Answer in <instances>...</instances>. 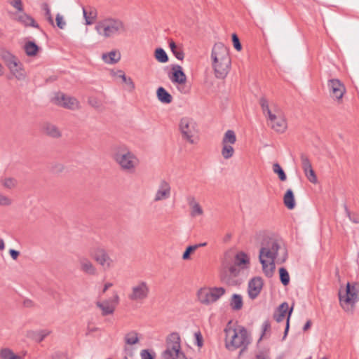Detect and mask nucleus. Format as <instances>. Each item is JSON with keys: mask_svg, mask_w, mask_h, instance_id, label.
<instances>
[{"mask_svg": "<svg viewBox=\"0 0 359 359\" xmlns=\"http://www.w3.org/2000/svg\"><path fill=\"white\" fill-rule=\"evenodd\" d=\"M279 250L283 251V256L280 259V263L285 262L287 259V251L282 248L279 241L274 238H265L262 242V247L259 250V262L262 265V269L266 276L270 278L273 276L276 269L275 262Z\"/></svg>", "mask_w": 359, "mask_h": 359, "instance_id": "f257e3e1", "label": "nucleus"}, {"mask_svg": "<svg viewBox=\"0 0 359 359\" xmlns=\"http://www.w3.org/2000/svg\"><path fill=\"white\" fill-rule=\"evenodd\" d=\"M211 57L215 76L224 79L231 68V57L228 48L222 43H216L212 50Z\"/></svg>", "mask_w": 359, "mask_h": 359, "instance_id": "f03ea898", "label": "nucleus"}, {"mask_svg": "<svg viewBox=\"0 0 359 359\" xmlns=\"http://www.w3.org/2000/svg\"><path fill=\"white\" fill-rule=\"evenodd\" d=\"M225 345L229 351H234L238 348L246 349L250 343V339L245 327L238 326L236 328L226 327Z\"/></svg>", "mask_w": 359, "mask_h": 359, "instance_id": "7ed1b4c3", "label": "nucleus"}, {"mask_svg": "<svg viewBox=\"0 0 359 359\" xmlns=\"http://www.w3.org/2000/svg\"><path fill=\"white\" fill-rule=\"evenodd\" d=\"M95 30L104 38H113L125 34L127 32V27L119 18H107L96 25Z\"/></svg>", "mask_w": 359, "mask_h": 359, "instance_id": "20e7f679", "label": "nucleus"}, {"mask_svg": "<svg viewBox=\"0 0 359 359\" xmlns=\"http://www.w3.org/2000/svg\"><path fill=\"white\" fill-rule=\"evenodd\" d=\"M113 158L122 170L130 173L133 172L139 164L137 157L125 146L115 149Z\"/></svg>", "mask_w": 359, "mask_h": 359, "instance_id": "39448f33", "label": "nucleus"}, {"mask_svg": "<svg viewBox=\"0 0 359 359\" xmlns=\"http://www.w3.org/2000/svg\"><path fill=\"white\" fill-rule=\"evenodd\" d=\"M233 262V257L230 253H226L222 261V269L221 271V280L229 285H236V280L234 279L238 276L240 270Z\"/></svg>", "mask_w": 359, "mask_h": 359, "instance_id": "423d86ee", "label": "nucleus"}, {"mask_svg": "<svg viewBox=\"0 0 359 359\" xmlns=\"http://www.w3.org/2000/svg\"><path fill=\"white\" fill-rule=\"evenodd\" d=\"M339 299L342 309L346 312H352L353 311L355 304L358 300L357 290L355 289V285H351L350 283H347L345 294H342L341 291H339Z\"/></svg>", "mask_w": 359, "mask_h": 359, "instance_id": "0eeeda50", "label": "nucleus"}, {"mask_svg": "<svg viewBox=\"0 0 359 359\" xmlns=\"http://www.w3.org/2000/svg\"><path fill=\"white\" fill-rule=\"evenodd\" d=\"M90 256L104 269L111 267L113 260L104 248L100 245L93 246L89 249Z\"/></svg>", "mask_w": 359, "mask_h": 359, "instance_id": "6e6552de", "label": "nucleus"}, {"mask_svg": "<svg viewBox=\"0 0 359 359\" xmlns=\"http://www.w3.org/2000/svg\"><path fill=\"white\" fill-rule=\"evenodd\" d=\"M150 288L147 282L141 280L131 287L128 299L133 302H143L149 297Z\"/></svg>", "mask_w": 359, "mask_h": 359, "instance_id": "1a4fd4ad", "label": "nucleus"}, {"mask_svg": "<svg viewBox=\"0 0 359 359\" xmlns=\"http://www.w3.org/2000/svg\"><path fill=\"white\" fill-rule=\"evenodd\" d=\"M180 130L183 139L186 140L190 144H195L194 137L197 133L196 123L193 119L184 117L180 122Z\"/></svg>", "mask_w": 359, "mask_h": 359, "instance_id": "9d476101", "label": "nucleus"}, {"mask_svg": "<svg viewBox=\"0 0 359 359\" xmlns=\"http://www.w3.org/2000/svg\"><path fill=\"white\" fill-rule=\"evenodd\" d=\"M181 349V339L179 333L172 332L166 339V349L163 352L164 359H174V352Z\"/></svg>", "mask_w": 359, "mask_h": 359, "instance_id": "9b49d317", "label": "nucleus"}, {"mask_svg": "<svg viewBox=\"0 0 359 359\" xmlns=\"http://www.w3.org/2000/svg\"><path fill=\"white\" fill-rule=\"evenodd\" d=\"M172 72L169 73L168 77L173 83L180 86L184 85L187 81V76L183 72L182 67L179 65H173L171 67ZM179 90L184 94L189 93V90L185 86H179Z\"/></svg>", "mask_w": 359, "mask_h": 359, "instance_id": "f8f14e48", "label": "nucleus"}, {"mask_svg": "<svg viewBox=\"0 0 359 359\" xmlns=\"http://www.w3.org/2000/svg\"><path fill=\"white\" fill-rule=\"evenodd\" d=\"M327 87L330 96L337 100H340L346 92L343 83L338 79H332L327 81Z\"/></svg>", "mask_w": 359, "mask_h": 359, "instance_id": "ddd939ff", "label": "nucleus"}, {"mask_svg": "<svg viewBox=\"0 0 359 359\" xmlns=\"http://www.w3.org/2000/svg\"><path fill=\"white\" fill-rule=\"evenodd\" d=\"M119 302V297L116 292L111 299H107L104 302H97L96 306L101 309L102 315L105 316L112 314Z\"/></svg>", "mask_w": 359, "mask_h": 359, "instance_id": "4468645a", "label": "nucleus"}, {"mask_svg": "<svg viewBox=\"0 0 359 359\" xmlns=\"http://www.w3.org/2000/svg\"><path fill=\"white\" fill-rule=\"evenodd\" d=\"M263 287V280L260 277H254L248 283V292L251 299L257 297Z\"/></svg>", "mask_w": 359, "mask_h": 359, "instance_id": "2eb2a0df", "label": "nucleus"}, {"mask_svg": "<svg viewBox=\"0 0 359 359\" xmlns=\"http://www.w3.org/2000/svg\"><path fill=\"white\" fill-rule=\"evenodd\" d=\"M55 102L65 108H67L69 109H75L79 106V102L76 99L66 96L63 93H58L55 97Z\"/></svg>", "mask_w": 359, "mask_h": 359, "instance_id": "dca6fc26", "label": "nucleus"}, {"mask_svg": "<svg viewBox=\"0 0 359 359\" xmlns=\"http://www.w3.org/2000/svg\"><path fill=\"white\" fill-rule=\"evenodd\" d=\"M171 194V187L170 184L163 180L160 182L158 190L155 194L154 201L157 202L170 198Z\"/></svg>", "mask_w": 359, "mask_h": 359, "instance_id": "f3484780", "label": "nucleus"}, {"mask_svg": "<svg viewBox=\"0 0 359 359\" xmlns=\"http://www.w3.org/2000/svg\"><path fill=\"white\" fill-rule=\"evenodd\" d=\"M7 67L9 69L11 73L15 78L19 81L25 80L27 77V74L23 67V65L17 59L14 62L8 65Z\"/></svg>", "mask_w": 359, "mask_h": 359, "instance_id": "a211bd4d", "label": "nucleus"}, {"mask_svg": "<svg viewBox=\"0 0 359 359\" xmlns=\"http://www.w3.org/2000/svg\"><path fill=\"white\" fill-rule=\"evenodd\" d=\"M271 127L278 133H283L287 128V123L283 116L273 114L269 118Z\"/></svg>", "mask_w": 359, "mask_h": 359, "instance_id": "6ab92c4d", "label": "nucleus"}, {"mask_svg": "<svg viewBox=\"0 0 359 359\" xmlns=\"http://www.w3.org/2000/svg\"><path fill=\"white\" fill-rule=\"evenodd\" d=\"M80 270L84 273L90 276H95L97 273L96 267L92 262L86 257H80L79 258Z\"/></svg>", "mask_w": 359, "mask_h": 359, "instance_id": "aec40b11", "label": "nucleus"}, {"mask_svg": "<svg viewBox=\"0 0 359 359\" xmlns=\"http://www.w3.org/2000/svg\"><path fill=\"white\" fill-rule=\"evenodd\" d=\"M188 204L191 208L190 216L191 217H196L203 214V210L200 204L196 201L194 196H189L187 198Z\"/></svg>", "mask_w": 359, "mask_h": 359, "instance_id": "412c9836", "label": "nucleus"}, {"mask_svg": "<svg viewBox=\"0 0 359 359\" xmlns=\"http://www.w3.org/2000/svg\"><path fill=\"white\" fill-rule=\"evenodd\" d=\"M83 18L86 20V25H90L93 24L97 16V10L93 7L86 8L82 7Z\"/></svg>", "mask_w": 359, "mask_h": 359, "instance_id": "4be33fe9", "label": "nucleus"}, {"mask_svg": "<svg viewBox=\"0 0 359 359\" xmlns=\"http://www.w3.org/2000/svg\"><path fill=\"white\" fill-rule=\"evenodd\" d=\"M290 311L289 305L287 302L282 303L276 310L273 318L278 322H281L283 320L287 312L288 313Z\"/></svg>", "mask_w": 359, "mask_h": 359, "instance_id": "5701e85b", "label": "nucleus"}, {"mask_svg": "<svg viewBox=\"0 0 359 359\" xmlns=\"http://www.w3.org/2000/svg\"><path fill=\"white\" fill-rule=\"evenodd\" d=\"M156 96L158 100L163 104H170L172 101V95L163 87L158 88Z\"/></svg>", "mask_w": 359, "mask_h": 359, "instance_id": "b1692460", "label": "nucleus"}, {"mask_svg": "<svg viewBox=\"0 0 359 359\" xmlns=\"http://www.w3.org/2000/svg\"><path fill=\"white\" fill-rule=\"evenodd\" d=\"M197 297L198 301L203 304L209 305L212 303L209 289L201 288L197 292Z\"/></svg>", "mask_w": 359, "mask_h": 359, "instance_id": "393cba45", "label": "nucleus"}, {"mask_svg": "<svg viewBox=\"0 0 359 359\" xmlns=\"http://www.w3.org/2000/svg\"><path fill=\"white\" fill-rule=\"evenodd\" d=\"M50 334V331L48 330H41L38 331H30L28 332V337L35 341L41 342L48 335Z\"/></svg>", "mask_w": 359, "mask_h": 359, "instance_id": "a878e982", "label": "nucleus"}, {"mask_svg": "<svg viewBox=\"0 0 359 359\" xmlns=\"http://www.w3.org/2000/svg\"><path fill=\"white\" fill-rule=\"evenodd\" d=\"M102 60L107 64H115L121 60V54L117 50H111L102 55Z\"/></svg>", "mask_w": 359, "mask_h": 359, "instance_id": "bb28decb", "label": "nucleus"}, {"mask_svg": "<svg viewBox=\"0 0 359 359\" xmlns=\"http://www.w3.org/2000/svg\"><path fill=\"white\" fill-rule=\"evenodd\" d=\"M18 20L20 22L23 24L25 27L31 26L34 28L39 27V25L35 22L34 19L32 16L27 15L25 13H22V14H20L18 16Z\"/></svg>", "mask_w": 359, "mask_h": 359, "instance_id": "cd10ccee", "label": "nucleus"}, {"mask_svg": "<svg viewBox=\"0 0 359 359\" xmlns=\"http://www.w3.org/2000/svg\"><path fill=\"white\" fill-rule=\"evenodd\" d=\"M229 305L233 311L241 310L243 306L242 296L238 294H233L231 297Z\"/></svg>", "mask_w": 359, "mask_h": 359, "instance_id": "c85d7f7f", "label": "nucleus"}, {"mask_svg": "<svg viewBox=\"0 0 359 359\" xmlns=\"http://www.w3.org/2000/svg\"><path fill=\"white\" fill-rule=\"evenodd\" d=\"M283 202L285 205L289 209L292 210L295 207L294 196L292 190L289 189L286 191L284 197Z\"/></svg>", "mask_w": 359, "mask_h": 359, "instance_id": "c756f323", "label": "nucleus"}, {"mask_svg": "<svg viewBox=\"0 0 359 359\" xmlns=\"http://www.w3.org/2000/svg\"><path fill=\"white\" fill-rule=\"evenodd\" d=\"M24 50L27 56H35L39 50V46L34 41L26 42L24 46Z\"/></svg>", "mask_w": 359, "mask_h": 359, "instance_id": "7c9ffc66", "label": "nucleus"}, {"mask_svg": "<svg viewBox=\"0 0 359 359\" xmlns=\"http://www.w3.org/2000/svg\"><path fill=\"white\" fill-rule=\"evenodd\" d=\"M168 43L170 48L175 57L179 60H182L184 57V54L182 48L177 46L172 39H170Z\"/></svg>", "mask_w": 359, "mask_h": 359, "instance_id": "2f4dec72", "label": "nucleus"}, {"mask_svg": "<svg viewBox=\"0 0 359 359\" xmlns=\"http://www.w3.org/2000/svg\"><path fill=\"white\" fill-rule=\"evenodd\" d=\"M23 357L18 355L9 348L0 349V359H22Z\"/></svg>", "mask_w": 359, "mask_h": 359, "instance_id": "473e14b6", "label": "nucleus"}, {"mask_svg": "<svg viewBox=\"0 0 359 359\" xmlns=\"http://www.w3.org/2000/svg\"><path fill=\"white\" fill-rule=\"evenodd\" d=\"M43 129H44L46 134L48 135V136H50L54 138H57L61 136V133H60V130H58V128L53 124H50V123L45 124Z\"/></svg>", "mask_w": 359, "mask_h": 359, "instance_id": "72a5a7b5", "label": "nucleus"}, {"mask_svg": "<svg viewBox=\"0 0 359 359\" xmlns=\"http://www.w3.org/2000/svg\"><path fill=\"white\" fill-rule=\"evenodd\" d=\"M0 57L4 61L6 66H8V65L14 62V61L18 59L16 56L6 49L1 50Z\"/></svg>", "mask_w": 359, "mask_h": 359, "instance_id": "f704fd0d", "label": "nucleus"}, {"mask_svg": "<svg viewBox=\"0 0 359 359\" xmlns=\"http://www.w3.org/2000/svg\"><path fill=\"white\" fill-rule=\"evenodd\" d=\"M209 290H210V296L212 298L211 299H212V303L217 301L222 295H224L225 294V292H226L225 289L222 287H210V288H209Z\"/></svg>", "mask_w": 359, "mask_h": 359, "instance_id": "c9c22d12", "label": "nucleus"}, {"mask_svg": "<svg viewBox=\"0 0 359 359\" xmlns=\"http://www.w3.org/2000/svg\"><path fill=\"white\" fill-rule=\"evenodd\" d=\"M233 262L238 266L249 263V258L246 253L243 252H239L237 253L233 259Z\"/></svg>", "mask_w": 359, "mask_h": 359, "instance_id": "e433bc0d", "label": "nucleus"}, {"mask_svg": "<svg viewBox=\"0 0 359 359\" xmlns=\"http://www.w3.org/2000/svg\"><path fill=\"white\" fill-rule=\"evenodd\" d=\"M116 74L122 79L123 82L126 83L128 86L129 91H133L135 86L131 78H127L125 73L122 70H118Z\"/></svg>", "mask_w": 359, "mask_h": 359, "instance_id": "4c0bfd02", "label": "nucleus"}, {"mask_svg": "<svg viewBox=\"0 0 359 359\" xmlns=\"http://www.w3.org/2000/svg\"><path fill=\"white\" fill-rule=\"evenodd\" d=\"M154 56L156 60L161 63H165L169 60L166 52L162 48H158L155 50Z\"/></svg>", "mask_w": 359, "mask_h": 359, "instance_id": "58836bf2", "label": "nucleus"}, {"mask_svg": "<svg viewBox=\"0 0 359 359\" xmlns=\"http://www.w3.org/2000/svg\"><path fill=\"white\" fill-rule=\"evenodd\" d=\"M236 142L235 132L232 130H228L222 139V144H233Z\"/></svg>", "mask_w": 359, "mask_h": 359, "instance_id": "ea45409f", "label": "nucleus"}, {"mask_svg": "<svg viewBox=\"0 0 359 359\" xmlns=\"http://www.w3.org/2000/svg\"><path fill=\"white\" fill-rule=\"evenodd\" d=\"M222 155L225 159H229L233 156L234 149L231 144H222Z\"/></svg>", "mask_w": 359, "mask_h": 359, "instance_id": "a19ab883", "label": "nucleus"}, {"mask_svg": "<svg viewBox=\"0 0 359 359\" xmlns=\"http://www.w3.org/2000/svg\"><path fill=\"white\" fill-rule=\"evenodd\" d=\"M280 280L284 286H287L290 283V275L287 269L284 267L279 269Z\"/></svg>", "mask_w": 359, "mask_h": 359, "instance_id": "79ce46f5", "label": "nucleus"}, {"mask_svg": "<svg viewBox=\"0 0 359 359\" xmlns=\"http://www.w3.org/2000/svg\"><path fill=\"white\" fill-rule=\"evenodd\" d=\"M259 104L264 115H267L269 118L273 114L269 109L268 100L264 97L260 98Z\"/></svg>", "mask_w": 359, "mask_h": 359, "instance_id": "37998d69", "label": "nucleus"}, {"mask_svg": "<svg viewBox=\"0 0 359 359\" xmlns=\"http://www.w3.org/2000/svg\"><path fill=\"white\" fill-rule=\"evenodd\" d=\"M300 159L304 172H307L308 170H310L312 168L311 163L306 154L302 153L300 154Z\"/></svg>", "mask_w": 359, "mask_h": 359, "instance_id": "c03bdc74", "label": "nucleus"}, {"mask_svg": "<svg viewBox=\"0 0 359 359\" xmlns=\"http://www.w3.org/2000/svg\"><path fill=\"white\" fill-rule=\"evenodd\" d=\"M2 185L7 189H11L16 187L17 180L13 177H6L1 180Z\"/></svg>", "mask_w": 359, "mask_h": 359, "instance_id": "a18cd8bd", "label": "nucleus"}, {"mask_svg": "<svg viewBox=\"0 0 359 359\" xmlns=\"http://www.w3.org/2000/svg\"><path fill=\"white\" fill-rule=\"evenodd\" d=\"M273 170L275 173H276L278 175L280 180H281V181L286 180V179H287L286 174L284 172L283 169L281 168V166L278 163H276L273 165Z\"/></svg>", "mask_w": 359, "mask_h": 359, "instance_id": "49530a36", "label": "nucleus"}, {"mask_svg": "<svg viewBox=\"0 0 359 359\" xmlns=\"http://www.w3.org/2000/svg\"><path fill=\"white\" fill-rule=\"evenodd\" d=\"M344 208L346 215L349 218V219L353 223L358 224L359 223V215L356 213L351 212V211L348 210L346 204L344 205Z\"/></svg>", "mask_w": 359, "mask_h": 359, "instance_id": "de8ad7c7", "label": "nucleus"}, {"mask_svg": "<svg viewBox=\"0 0 359 359\" xmlns=\"http://www.w3.org/2000/svg\"><path fill=\"white\" fill-rule=\"evenodd\" d=\"M126 342L128 344L133 345L138 342V337L137 334L135 332H132L126 334Z\"/></svg>", "mask_w": 359, "mask_h": 359, "instance_id": "09e8293b", "label": "nucleus"}, {"mask_svg": "<svg viewBox=\"0 0 359 359\" xmlns=\"http://www.w3.org/2000/svg\"><path fill=\"white\" fill-rule=\"evenodd\" d=\"M304 173L307 179L309 180V182L313 184H316L317 182V177L313 168H311L310 170H308L307 172H304Z\"/></svg>", "mask_w": 359, "mask_h": 359, "instance_id": "8fccbe9b", "label": "nucleus"}, {"mask_svg": "<svg viewBox=\"0 0 359 359\" xmlns=\"http://www.w3.org/2000/svg\"><path fill=\"white\" fill-rule=\"evenodd\" d=\"M43 9L45 11V15L47 18V20L51 25H54L53 19L50 13V9L47 4H44L43 5Z\"/></svg>", "mask_w": 359, "mask_h": 359, "instance_id": "3c124183", "label": "nucleus"}, {"mask_svg": "<svg viewBox=\"0 0 359 359\" xmlns=\"http://www.w3.org/2000/svg\"><path fill=\"white\" fill-rule=\"evenodd\" d=\"M9 4L15 8L18 11H23V5L22 0H10Z\"/></svg>", "mask_w": 359, "mask_h": 359, "instance_id": "603ef678", "label": "nucleus"}, {"mask_svg": "<svg viewBox=\"0 0 359 359\" xmlns=\"http://www.w3.org/2000/svg\"><path fill=\"white\" fill-rule=\"evenodd\" d=\"M196 250V247L194 245H189L182 255V259L184 260L190 258V254Z\"/></svg>", "mask_w": 359, "mask_h": 359, "instance_id": "864d4df0", "label": "nucleus"}, {"mask_svg": "<svg viewBox=\"0 0 359 359\" xmlns=\"http://www.w3.org/2000/svg\"><path fill=\"white\" fill-rule=\"evenodd\" d=\"M232 42L233 44V47L236 50L239 51L242 49L241 43L236 34H232Z\"/></svg>", "mask_w": 359, "mask_h": 359, "instance_id": "5fc2aeb1", "label": "nucleus"}, {"mask_svg": "<svg viewBox=\"0 0 359 359\" xmlns=\"http://www.w3.org/2000/svg\"><path fill=\"white\" fill-rule=\"evenodd\" d=\"M293 311V306H292V307L290 309V311L287 313V321H286V325H285V331H284V336H283V339H285V338L286 337L287 333H288V331H289V328H290V318L292 315V312Z\"/></svg>", "mask_w": 359, "mask_h": 359, "instance_id": "6e6d98bb", "label": "nucleus"}, {"mask_svg": "<svg viewBox=\"0 0 359 359\" xmlns=\"http://www.w3.org/2000/svg\"><path fill=\"white\" fill-rule=\"evenodd\" d=\"M194 337L196 339V344L198 347H202L203 345V336L200 331H198L194 333Z\"/></svg>", "mask_w": 359, "mask_h": 359, "instance_id": "4d7b16f0", "label": "nucleus"}, {"mask_svg": "<svg viewBox=\"0 0 359 359\" xmlns=\"http://www.w3.org/2000/svg\"><path fill=\"white\" fill-rule=\"evenodd\" d=\"M55 20H56L57 26L61 29H64L66 25V23L63 20L62 16L58 13L56 15Z\"/></svg>", "mask_w": 359, "mask_h": 359, "instance_id": "13d9d810", "label": "nucleus"}, {"mask_svg": "<svg viewBox=\"0 0 359 359\" xmlns=\"http://www.w3.org/2000/svg\"><path fill=\"white\" fill-rule=\"evenodd\" d=\"M142 359H154V356L147 350H142L140 353Z\"/></svg>", "mask_w": 359, "mask_h": 359, "instance_id": "bf43d9fd", "label": "nucleus"}, {"mask_svg": "<svg viewBox=\"0 0 359 359\" xmlns=\"http://www.w3.org/2000/svg\"><path fill=\"white\" fill-rule=\"evenodd\" d=\"M11 204V200L6 196L0 194V205H9Z\"/></svg>", "mask_w": 359, "mask_h": 359, "instance_id": "052dcab7", "label": "nucleus"}, {"mask_svg": "<svg viewBox=\"0 0 359 359\" xmlns=\"http://www.w3.org/2000/svg\"><path fill=\"white\" fill-rule=\"evenodd\" d=\"M271 328V324L269 320H265L262 324V334L261 337H263L265 335L266 331L269 330Z\"/></svg>", "mask_w": 359, "mask_h": 359, "instance_id": "680f3d73", "label": "nucleus"}, {"mask_svg": "<svg viewBox=\"0 0 359 359\" xmlns=\"http://www.w3.org/2000/svg\"><path fill=\"white\" fill-rule=\"evenodd\" d=\"M174 353V359H188L184 353L180 349L178 351H175Z\"/></svg>", "mask_w": 359, "mask_h": 359, "instance_id": "e2e57ef3", "label": "nucleus"}, {"mask_svg": "<svg viewBox=\"0 0 359 359\" xmlns=\"http://www.w3.org/2000/svg\"><path fill=\"white\" fill-rule=\"evenodd\" d=\"M52 359H67V356L64 353L55 352L53 354Z\"/></svg>", "mask_w": 359, "mask_h": 359, "instance_id": "0e129e2a", "label": "nucleus"}, {"mask_svg": "<svg viewBox=\"0 0 359 359\" xmlns=\"http://www.w3.org/2000/svg\"><path fill=\"white\" fill-rule=\"evenodd\" d=\"M9 254L13 259L16 260L20 255V252L16 250L11 249L9 250Z\"/></svg>", "mask_w": 359, "mask_h": 359, "instance_id": "69168bd1", "label": "nucleus"}, {"mask_svg": "<svg viewBox=\"0 0 359 359\" xmlns=\"http://www.w3.org/2000/svg\"><path fill=\"white\" fill-rule=\"evenodd\" d=\"M88 102L92 107L95 108H98L100 107V104L96 98L90 99Z\"/></svg>", "mask_w": 359, "mask_h": 359, "instance_id": "338daca9", "label": "nucleus"}, {"mask_svg": "<svg viewBox=\"0 0 359 359\" xmlns=\"http://www.w3.org/2000/svg\"><path fill=\"white\" fill-rule=\"evenodd\" d=\"M23 304L26 307H32L34 306V302L29 299H26L23 302Z\"/></svg>", "mask_w": 359, "mask_h": 359, "instance_id": "774afa93", "label": "nucleus"}]
</instances>
